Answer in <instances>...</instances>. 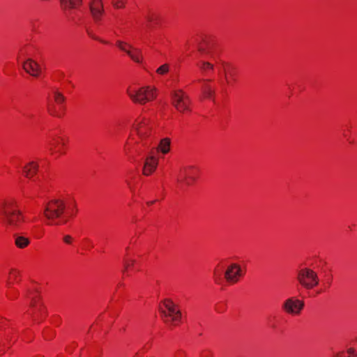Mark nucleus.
<instances>
[{
    "mask_svg": "<svg viewBox=\"0 0 357 357\" xmlns=\"http://www.w3.org/2000/svg\"><path fill=\"white\" fill-rule=\"evenodd\" d=\"M0 221L9 231L20 228L24 221V217L17 208V203L14 199L0 202Z\"/></svg>",
    "mask_w": 357,
    "mask_h": 357,
    "instance_id": "1",
    "label": "nucleus"
},
{
    "mask_svg": "<svg viewBox=\"0 0 357 357\" xmlns=\"http://www.w3.org/2000/svg\"><path fill=\"white\" fill-rule=\"evenodd\" d=\"M65 211V202L61 199H54L46 204L43 215L47 219V225H59L68 222V219L63 217Z\"/></svg>",
    "mask_w": 357,
    "mask_h": 357,
    "instance_id": "2",
    "label": "nucleus"
},
{
    "mask_svg": "<svg viewBox=\"0 0 357 357\" xmlns=\"http://www.w3.org/2000/svg\"><path fill=\"white\" fill-rule=\"evenodd\" d=\"M127 93L134 102L144 105L156 98V89L149 86L141 87L137 90L128 88Z\"/></svg>",
    "mask_w": 357,
    "mask_h": 357,
    "instance_id": "3",
    "label": "nucleus"
},
{
    "mask_svg": "<svg viewBox=\"0 0 357 357\" xmlns=\"http://www.w3.org/2000/svg\"><path fill=\"white\" fill-rule=\"evenodd\" d=\"M166 310L160 307L159 311L164 322L169 326H175L181 319V312L176 308L175 304L169 299L163 301Z\"/></svg>",
    "mask_w": 357,
    "mask_h": 357,
    "instance_id": "4",
    "label": "nucleus"
},
{
    "mask_svg": "<svg viewBox=\"0 0 357 357\" xmlns=\"http://www.w3.org/2000/svg\"><path fill=\"white\" fill-rule=\"evenodd\" d=\"M296 280L306 289H312L319 283L317 273L308 268L300 269L297 273Z\"/></svg>",
    "mask_w": 357,
    "mask_h": 357,
    "instance_id": "5",
    "label": "nucleus"
},
{
    "mask_svg": "<svg viewBox=\"0 0 357 357\" xmlns=\"http://www.w3.org/2000/svg\"><path fill=\"white\" fill-rule=\"evenodd\" d=\"M172 104L180 112L190 111V100L183 91H176L172 93Z\"/></svg>",
    "mask_w": 357,
    "mask_h": 357,
    "instance_id": "6",
    "label": "nucleus"
},
{
    "mask_svg": "<svg viewBox=\"0 0 357 357\" xmlns=\"http://www.w3.org/2000/svg\"><path fill=\"white\" fill-rule=\"evenodd\" d=\"M116 45L121 51L126 52L132 61L139 63H142V53L140 49L121 40H117Z\"/></svg>",
    "mask_w": 357,
    "mask_h": 357,
    "instance_id": "7",
    "label": "nucleus"
},
{
    "mask_svg": "<svg viewBox=\"0 0 357 357\" xmlns=\"http://www.w3.org/2000/svg\"><path fill=\"white\" fill-rule=\"evenodd\" d=\"M304 307V302L299 299L291 297L284 301L282 309L288 314L298 315Z\"/></svg>",
    "mask_w": 357,
    "mask_h": 357,
    "instance_id": "8",
    "label": "nucleus"
},
{
    "mask_svg": "<svg viewBox=\"0 0 357 357\" xmlns=\"http://www.w3.org/2000/svg\"><path fill=\"white\" fill-rule=\"evenodd\" d=\"M243 275L241 266L237 264H230L226 269L225 278L226 280L231 284L236 283L241 277Z\"/></svg>",
    "mask_w": 357,
    "mask_h": 357,
    "instance_id": "9",
    "label": "nucleus"
},
{
    "mask_svg": "<svg viewBox=\"0 0 357 357\" xmlns=\"http://www.w3.org/2000/svg\"><path fill=\"white\" fill-rule=\"evenodd\" d=\"M89 9L93 20L98 22L104 13L102 0H93L89 3Z\"/></svg>",
    "mask_w": 357,
    "mask_h": 357,
    "instance_id": "10",
    "label": "nucleus"
},
{
    "mask_svg": "<svg viewBox=\"0 0 357 357\" xmlns=\"http://www.w3.org/2000/svg\"><path fill=\"white\" fill-rule=\"evenodd\" d=\"M193 169V167L190 166L184 168L180 172V174L176 179L178 185H190L191 181H195V178L190 176V170Z\"/></svg>",
    "mask_w": 357,
    "mask_h": 357,
    "instance_id": "11",
    "label": "nucleus"
},
{
    "mask_svg": "<svg viewBox=\"0 0 357 357\" xmlns=\"http://www.w3.org/2000/svg\"><path fill=\"white\" fill-rule=\"evenodd\" d=\"M24 70L33 77H38L40 72L39 64L31 59H26L22 64Z\"/></svg>",
    "mask_w": 357,
    "mask_h": 357,
    "instance_id": "12",
    "label": "nucleus"
},
{
    "mask_svg": "<svg viewBox=\"0 0 357 357\" xmlns=\"http://www.w3.org/2000/svg\"><path fill=\"white\" fill-rule=\"evenodd\" d=\"M132 128L136 131L137 135L141 137H145L148 135L151 129L148 125V120L142 119L137 121L132 126Z\"/></svg>",
    "mask_w": 357,
    "mask_h": 357,
    "instance_id": "13",
    "label": "nucleus"
},
{
    "mask_svg": "<svg viewBox=\"0 0 357 357\" xmlns=\"http://www.w3.org/2000/svg\"><path fill=\"white\" fill-rule=\"evenodd\" d=\"M158 164V160L153 156H148L144 162V167H143V174L145 176H149L157 168Z\"/></svg>",
    "mask_w": 357,
    "mask_h": 357,
    "instance_id": "14",
    "label": "nucleus"
},
{
    "mask_svg": "<svg viewBox=\"0 0 357 357\" xmlns=\"http://www.w3.org/2000/svg\"><path fill=\"white\" fill-rule=\"evenodd\" d=\"M38 164L31 161L23 167V173L27 178H32L38 170Z\"/></svg>",
    "mask_w": 357,
    "mask_h": 357,
    "instance_id": "15",
    "label": "nucleus"
},
{
    "mask_svg": "<svg viewBox=\"0 0 357 357\" xmlns=\"http://www.w3.org/2000/svg\"><path fill=\"white\" fill-rule=\"evenodd\" d=\"M13 237L15 239V245L18 248L23 249L27 247L30 243L29 238L21 234H15Z\"/></svg>",
    "mask_w": 357,
    "mask_h": 357,
    "instance_id": "16",
    "label": "nucleus"
},
{
    "mask_svg": "<svg viewBox=\"0 0 357 357\" xmlns=\"http://www.w3.org/2000/svg\"><path fill=\"white\" fill-rule=\"evenodd\" d=\"M63 9L76 8L82 3V0H60Z\"/></svg>",
    "mask_w": 357,
    "mask_h": 357,
    "instance_id": "17",
    "label": "nucleus"
},
{
    "mask_svg": "<svg viewBox=\"0 0 357 357\" xmlns=\"http://www.w3.org/2000/svg\"><path fill=\"white\" fill-rule=\"evenodd\" d=\"M170 140L168 138L162 139L159 144L158 149L163 153L166 154L169 151Z\"/></svg>",
    "mask_w": 357,
    "mask_h": 357,
    "instance_id": "18",
    "label": "nucleus"
},
{
    "mask_svg": "<svg viewBox=\"0 0 357 357\" xmlns=\"http://www.w3.org/2000/svg\"><path fill=\"white\" fill-rule=\"evenodd\" d=\"M202 93L206 98H210L214 94V90L207 84L202 86Z\"/></svg>",
    "mask_w": 357,
    "mask_h": 357,
    "instance_id": "19",
    "label": "nucleus"
},
{
    "mask_svg": "<svg viewBox=\"0 0 357 357\" xmlns=\"http://www.w3.org/2000/svg\"><path fill=\"white\" fill-rule=\"evenodd\" d=\"M45 311V307L43 304L36 305V307H33L32 317L33 320H36L38 314H42Z\"/></svg>",
    "mask_w": 357,
    "mask_h": 357,
    "instance_id": "20",
    "label": "nucleus"
},
{
    "mask_svg": "<svg viewBox=\"0 0 357 357\" xmlns=\"http://www.w3.org/2000/svg\"><path fill=\"white\" fill-rule=\"evenodd\" d=\"M54 98L55 102L61 106L65 100L64 96L61 93H59L58 91L54 92Z\"/></svg>",
    "mask_w": 357,
    "mask_h": 357,
    "instance_id": "21",
    "label": "nucleus"
},
{
    "mask_svg": "<svg viewBox=\"0 0 357 357\" xmlns=\"http://www.w3.org/2000/svg\"><path fill=\"white\" fill-rule=\"evenodd\" d=\"M198 66L203 72H206L207 70L213 69V66L208 62L203 61L202 63L198 64Z\"/></svg>",
    "mask_w": 357,
    "mask_h": 357,
    "instance_id": "22",
    "label": "nucleus"
},
{
    "mask_svg": "<svg viewBox=\"0 0 357 357\" xmlns=\"http://www.w3.org/2000/svg\"><path fill=\"white\" fill-rule=\"evenodd\" d=\"M47 111L48 112L52 115V116H60V114L59 113L56 111V107H54V105H52L51 104H49L47 105Z\"/></svg>",
    "mask_w": 357,
    "mask_h": 357,
    "instance_id": "23",
    "label": "nucleus"
},
{
    "mask_svg": "<svg viewBox=\"0 0 357 357\" xmlns=\"http://www.w3.org/2000/svg\"><path fill=\"white\" fill-rule=\"evenodd\" d=\"M169 71V66L167 64H164L160 66L156 72L160 75H165Z\"/></svg>",
    "mask_w": 357,
    "mask_h": 357,
    "instance_id": "24",
    "label": "nucleus"
},
{
    "mask_svg": "<svg viewBox=\"0 0 357 357\" xmlns=\"http://www.w3.org/2000/svg\"><path fill=\"white\" fill-rule=\"evenodd\" d=\"M54 140L55 141L54 142H50V151H51L52 153H54V152L56 151L55 150L56 149V146L57 145H59L60 144V142H61V139L59 138L58 139H54Z\"/></svg>",
    "mask_w": 357,
    "mask_h": 357,
    "instance_id": "25",
    "label": "nucleus"
},
{
    "mask_svg": "<svg viewBox=\"0 0 357 357\" xmlns=\"http://www.w3.org/2000/svg\"><path fill=\"white\" fill-rule=\"evenodd\" d=\"M124 0H112L113 6L116 8H121L124 6Z\"/></svg>",
    "mask_w": 357,
    "mask_h": 357,
    "instance_id": "26",
    "label": "nucleus"
},
{
    "mask_svg": "<svg viewBox=\"0 0 357 357\" xmlns=\"http://www.w3.org/2000/svg\"><path fill=\"white\" fill-rule=\"evenodd\" d=\"M344 357H357V351L354 349H349Z\"/></svg>",
    "mask_w": 357,
    "mask_h": 357,
    "instance_id": "27",
    "label": "nucleus"
},
{
    "mask_svg": "<svg viewBox=\"0 0 357 357\" xmlns=\"http://www.w3.org/2000/svg\"><path fill=\"white\" fill-rule=\"evenodd\" d=\"M42 303H40V298L38 296L33 297L31 298V307H36V305H41Z\"/></svg>",
    "mask_w": 357,
    "mask_h": 357,
    "instance_id": "28",
    "label": "nucleus"
},
{
    "mask_svg": "<svg viewBox=\"0 0 357 357\" xmlns=\"http://www.w3.org/2000/svg\"><path fill=\"white\" fill-rule=\"evenodd\" d=\"M63 241L65 243L70 245L73 243V238L70 235H65L63 237Z\"/></svg>",
    "mask_w": 357,
    "mask_h": 357,
    "instance_id": "29",
    "label": "nucleus"
},
{
    "mask_svg": "<svg viewBox=\"0 0 357 357\" xmlns=\"http://www.w3.org/2000/svg\"><path fill=\"white\" fill-rule=\"evenodd\" d=\"M148 22L151 23L152 21L155 20V17L153 15H150L146 17Z\"/></svg>",
    "mask_w": 357,
    "mask_h": 357,
    "instance_id": "30",
    "label": "nucleus"
},
{
    "mask_svg": "<svg viewBox=\"0 0 357 357\" xmlns=\"http://www.w3.org/2000/svg\"><path fill=\"white\" fill-rule=\"evenodd\" d=\"M86 31H87L88 35H89V36H91L92 38H93V39H95V40H99L97 37H96V36L93 35V33H92V31H90V30H89V29H87V30H86Z\"/></svg>",
    "mask_w": 357,
    "mask_h": 357,
    "instance_id": "31",
    "label": "nucleus"
},
{
    "mask_svg": "<svg viewBox=\"0 0 357 357\" xmlns=\"http://www.w3.org/2000/svg\"><path fill=\"white\" fill-rule=\"evenodd\" d=\"M198 50H199V52H200L201 53H205V52H206L205 47H204L202 45H199V47H198Z\"/></svg>",
    "mask_w": 357,
    "mask_h": 357,
    "instance_id": "32",
    "label": "nucleus"
},
{
    "mask_svg": "<svg viewBox=\"0 0 357 357\" xmlns=\"http://www.w3.org/2000/svg\"><path fill=\"white\" fill-rule=\"evenodd\" d=\"M10 274L12 275L13 278H17L19 273L16 270H11Z\"/></svg>",
    "mask_w": 357,
    "mask_h": 357,
    "instance_id": "33",
    "label": "nucleus"
},
{
    "mask_svg": "<svg viewBox=\"0 0 357 357\" xmlns=\"http://www.w3.org/2000/svg\"><path fill=\"white\" fill-rule=\"evenodd\" d=\"M129 267V263L128 261H126L125 262V270L124 271H126Z\"/></svg>",
    "mask_w": 357,
    "mask_h": 357,
    "instance_id": "34",
    "label": "nucleus"
},
{
    "mask_svg": "<svg viewBox=\"0 0 357 357\" xmlns=\"http://www.w3.org/2000/svg\"><path fill=\"white\" fill-rule=\"evenodd\" d=\"M65 146L64 140L62 138H61L60 146Z\"/></svg>",
    "mask_w": 357,
    "mask_h": 357,
    "instance_id": "35",
    "label": "nucleus"
},
{
    "mask_svg": "<svg viewBox=\"0 0 357 357\" xmlns=\"http://www.w3.org/2000/svg\"><path fill=\"white\" fill-rule=\"evenodd\" d=\"M7 296L10 298V299H13V297H12V295L11 294H8Z\"/></svg>",
    "mask_w": 357,
    "mask_h": 357,
    "instance_id": "36",
    "label": "nucleus"
},
{
    "mask_svg": "<svg viewBox=\"0 0 357 357\" xmlns=\"http://www.w3.org/2000/svg\"><path fill=\"white\" fill-rule=\"evenodd\" d=\"M154 202H155V201L149 202H147V204L151 205V204H153V203H154Z\"/></svg>",
    "mask_w": 357,
    "mask_h": 357,
    "instance_id": "37",
    "label": "nucleus"
},
{
    "mask_svg": "<svg viewBox=\"0 0 357 357\" xmlns=\"http://www.w3.org/2000/svg\"><path fill=\"white\" fill-rule=\"evenodd\" d=\"M57 151L61 153H62V151H61V150L60 149Z\"/></svg>",
    "mask_w": 357,
    "mask_h": 357,
    "instance_id": "38",
    "label": "nucleus"
},
{
    "mask_svg": "<svg viewBox=\"0 0 357 357\" xmlns=\"http://www.w3.org/2000/svg\"><path fill=\"white\" fill-rule=\"evenodd\" d=\"M336 357H342V356H337Z\"/></svg>",
    "mask_w": 357,
    "mask_h": 357,
    "instance_id": "39",
    "label": "nucleus"
}]
</instances>
